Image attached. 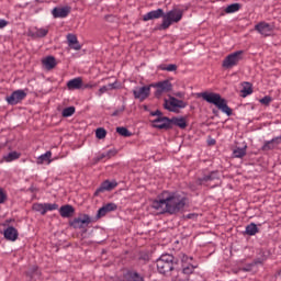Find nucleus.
<instances>
[{
    "label": "nucleus",
    "mask_w": 281,
    "mask_h": 281,
    "mask_svg": "<svg viewBox=\"0 0 281 281\" xmlns=\"http://www.w3.org/2000/svg\"><path fill=\"white\" fill-rule=\"evenodd\" d=\"M218 179V171H211L198 179V186H207L210 182Z\"/></svg>",
    "instance_id": "obj_16"
},
{
    "label": "nucleus",
    "mask_w": 281,
    "mask_h": 281,
    "mask_svg": "<svg viewBox=\"0 0 281 281\" xmlns=\"http://www.w3.org/2000/svg\"><path fill=\"white\" fill-rule=\"evenodd\" d=\"M184 97H186V93H183V92L176 93V98H184Z\"/></svg>",
    "instance_id": "obj_50"
},
{
    "label": "nucleus",
    "mask_w": 281,
    "mask_h": 281,
    "mask_svg": "<svg viewBox=\"0 0 281 281\" xmlns=\"http://www.w3.org/2000/svg\"><path fill=\"white\" fill-rule=\"evenodd\" d=\"M76 113V108L75 106H68L63 110L61 115L63 117H71Z\"/></svg>",
    "instance_id": "obj_37"
},
{
    "label": "nucleus",
    "mask_w": 281,
    "mask_h": 281,
    "mask_svg": "<svg viewBox=\"0 0 281 281\" xmlns=\"http://www.w3.org/2000/svg\"><path fill=\"white\" fill-rule=\"evenodd\" d=\"M164 106L167 111L175 113L177 112V109H186V106H188V103H186V101L183 100L170 97L169 100H165Z\"/></svg>",
    "instance_id": "obj_7"
},
{
    "label": "nucleus",
    "mask_w": 281,
    "mask_h": 281,
    "mask_svg": "<svg viewBox=\"0 0 281 281\" xmlns=\"http://www.w3.org/2000/svg\"><path fill=\"white\" fill-rule=\"evenodd\" d=\"M153 207L159 214H178L186 207V198L179 193L164 191L158 196V200L153 202Z\"/></svg>",
    "instance_id": "obj_1"
},
{
    "label": "nucleus",
    "mask_w": 281,
    "mask_h": 281,
    "mask_svg": "<svg viewBox=\"0 0 281 281\" xmlns=\"http://www.w3.org/2000/svg\"><path fill=\"white\" fill-rule=\"evenodd\" d=\"M215 142L213 140V142H211V144H214Z\"/></svg>",
    "instance_id": "obj_53"
},
{
    "label": "nucleus",
    "mask_w": 281,
    "mask_h": 281,
    "mask_svg": "<svg viewBox=\"0 0 281 281\" xmlns=\"http://www.w3.org/2000/svg\"><path fill=\"white\" fill-rule=\"evenodd\" d=\"M198 98H202L209 104H214L222 113L226 115H232V108L227 105V100H225L221 94L215 92H200Z\"/></svg>",
    "instance_id": "obj_2"
},
{
    "label": "nucleus",
    "mask_w": 281,
    "mask_h": 281,
    "mask_svg": "<svg viewBox=\"0 0 281 281\" xmlns=\"http://www.w3.org/2000/svg\"><path fill=\"white\" fill-rule=\"evenodd\" d=\"M115 210H117V204L113 202L108 203L98 210L97 218H102V216H106L109 212H115Z\"/></svg>",
    "instance_id": "obj_17"
},
{
    "label": "nucleus",
    "mask_w": 281,
    "mask_h": 281,
    "mask_svg": "<svg viewBox=\"0 0 281 281\" xmlns=\"http://www.w3.org/2000/svg\"><path fill=\"white\" fill-rule=\"evenodd\" d=\"M67 88L70 91L82 89V78L81 77H77V78H74V79L69 80L67 82Z\"/></svg>",
    "instance_id": "obj_23"
},
{
    "label": "nucleus",
    "mask_w": 281,
    "mask_h": 281,
    "mask_svg": "<svg viewBox=\"0 0 281 281\" xmlns=\"http://www.w3.org/2000/svg\"><path fill=\"white\" fill-rule=\"evenodd\" d=\"M164 19V9H157L149 11L145 15H143V21H153L155 19Z\"/></svg>",
    "instance_id": "obj_21"
},
{
    "label": "nucleus",
    "mask_w": 281,
    "mask_h": 281,
    "mask_svg": "<svg viewBox=\"0 0 281 281\" xmlns=\"http://www.w3.org/2000/svg\"><path fill=\"white\" fill-rule=\"evenodd\" d=\"M113 115H117V112H114Z\"/></svg>",
    "instance_id": "obj_52"
},
{
    "label": "nucleus",
    "mask_w": 281,
    "mask_h": 281,
    "mask_svg": "<svg viewBox=\"0 0 281 281\" xmlns=\"http://www.w3.org/2000/svg\"><path fill=\"white\" fill-rule=\"evenodd\" d=\"M215 142L213 140V142H211V144H214Z\"/></svg>",
    "instance_id": "obj_54"
},
{
    "label": "nucleus",
    "mask_w": 281,
    "mask_h": 281,
    "mask_svg": "<svg viewBox=\"0 0 281 281\" xmlns=\"http://www.w3.org/2000/svg\"><path fill=\"white\" fill-rule=\"evenodd\" d=\"M7 26H8V21L0 19V30H3V27H7Z\"/></svg>",
    "instance_id": "obj_47"
},
{
    "label": "nucleus",
    "mask_w": 281,
    "mask_h": 281,
    "mask_svg": "<svg viewBox=\"0 0 281 281\" xmlns=\"http://www.w3.org/2000/svg\"><path fill=\"white\" fill-rule=\"evenodd\" d=\"M273 99H271L270 95H266L262 99L259 100L260 104H263L265 106H269L271 104Z\"/></svg>",
    "instance_id": "obj_41"
},
{
    "label": "nucleus",
    "mask_w": 281,
    "mask_h": 281,
    "mask_svg": "<svg viewBox=\"0 0 281 281\" xmlns=\"http://www.w3.org/2000/svg\"><path fill=\"white\" fill-rule=\"evenodd\" d=\"M47 34H49V30L48 29H37L33 33V36H35V38H45V36H47Z\"/></svg>",
    "instance_id": "obj_34"
},
{
    "label": "nucleus",
    "mask_w": 281,
    "mask_h": 281,
    "mask_svg": "<svg viewBox=\"0 0 281 281\" xmlns=\"http://www.w3.org/2000/svg\"><path fill=\"white\" fill-rule=\"evenodd\" d=\"M244 50H236L229 55H227L222 61V67L224 69H233V67L238 66L240 60H243Z\"/></svg>",
    "instance_id": "obj_5"
},
{
    "label": "nucleus",
    "mask_w": 281,
    "mask_h": 281,
    "mask_svg": "<svg viewBox=\"0 0 281 281\" xmlns=\"http://www.w3.org/2000/svg\"><path fill=\"white\" fill-rule=\"evenodd\" d=\"M176 265L177 262H175V256L170 254H164L156 260L157 271L162 276L170 273V271H175V269L179 270Z\"/></svg>",
    "instance_id": "obj_3"
},
{
    "label": "nucleus",
    "mask_w": 281,
    "mask_h": 281,
    "mask_svg": "<svg viewBox=\"0 0 281 281\" xmlns=\"http://www.w3.org/2000/svg\"><path fill=\"white\" fill-rule=\"evenodd\" d=\"M42 64L44 65L45 69H54V67H56V58L54 56H47L42 60Z\"/></svg>",
    "instance_id": "obj_26"
},
{
    "label": "nucleus",
    "mask_w": 281,
    "mask_h": 281,
    "mask_svg": "<svg viewBox=\"0 0 281 281\" xmlns=\"http://www.w3.org/2000/svg\"><path fill=\"white\" fill-rule=\"evenodd\" d=\"M71 13V7L54 8L52 14L54 19H66Z\"/></svg>",
    "instance_id": "obj_15"
},
{
    "label": "nucleus",
    "mask_w": 281,
    "mask_h": 281,
    "mask_svg": "<svg viewBox=\"0 0 281 281\" xmlns=\"http://www.w3.org/2000/svg\"><path fill=\"white\" fill-rule=\"evenodd\" d=\"M91 223V216L88 214H83L80 217H76L70 222V226L74 229H85V227H89Z\"/></svg>",
    "instance_id": "obj_10"
},
{
    "label": "nucleus",
    "mask_w": 281,
    "mask_h": 281,
    "mask_svg": "<svg viewBox=\"0 0 281 281\" xmlns=\"http://www.w3.org/2000/svg\"><path fill=\"white\" fill-rule=\"evenodd\" d=\"M67 42L70 49H75V52H80L82 49V45L78 42V37L71 33L67 35Z\"/></svg>",
    "instance_id": "obj_19"
},
{
    "label": "nucleus",
    "mask_w": 281,
    "mask_h": 281,
    "mask_svg": "<svg viewBox=\"0 0 281 281\" xmlns=\"http://www.w3.org/2000/svg\"><path fill=\"white\" fill-rule=\"evenodd\" d=\"M127 276H130L132 281H144V277L139 276L137 272H128Z\"/></svg>",
    "instance_id": "obj_40"
},
{
    "label": "nucleus",
    "mask_w": 281,
    "mask_h": 281,
    "mask_svg": "<svg viewBox=\"0 0 281 281\" xmlns=\"http://www.w3.org/2000/svg\"><path fill=\"white\" fill-rule=\"evenodd\" d=\"M240 10V3H233L226 7L225 12L226 14H234V12H238Z\"/></svg>",
    "instance_id": "obj_35"
},
{
    "label": "nucleus",
    "mask_w": 281,
    "mask_h": 281,
    "mask_svg": "<svg viewBox=\"0 0 281 281\" xmlns=\"http://www.w3.org/2000/svg\"><path fill=\"white\" fill-rule=\"evenodd\" d=\"M106 91H109V87L102 86V87L99 89V91H98L99 98H100L103 93H106Z\"/></svg>",
    "instance_id": "obj_45"
},
{
    "label": "nucleus",
    "mask_w": 281,
    "mask_h": 281,
    "mask_svg": "<svg viewBox=\"0 0 281 281\" xmlns=\"http://www.w3.org/2000/svg\"><path fill=\"white\" fill-rule=\"evenodd\" d=\"M76 212V209H74L71 205L66 204L60 206L59 214L63 218H71Z\"/></svg>",
    "instance_id": "obj_22"
},
{
    "label": "nucleus",
    "mask_w": 281,
    "mask_h": 281,
    "mask_svg": "<svg viewBox=\"0 0 281 281\" xmlns=\"http://www.w3.org/2000/svg\"><path fill=\"white\" fill-rule=\"evenodd\" d=\"M24 98H27L25 90H15L10 95L5 97V102L10 104V106H15V104H21Z\"/></svg>",
    "instance_id": "obj_8"
},
{
    "label": "nucleus",
    "mask_w": 281,
    "mask_h": 281,
    "mask_svg": "<svg viewBox=\"0 0 281 281\" xmlns=\"http://www.w3.org/2000/svg\"><path fill=\"white\" fill-rule=\"evenodd\" d=\"M20 158H21V153L19 151H11L3 156V160L7 161V164L16 161V159H20Z\"/></svg>",
    "instance_id": "obj_30"
},
{
    "label": "nucleus",
    "mask_w": 281,
    "mask_h": 281,
    "mask_svg": "<svg viewBox=\"0 0 281 281\" xmlns=\"http://www.w3.org/2000/svg\"><path fill=\"white\" fill-rule=\"evenodd\" d=\"M183 19V11L181 9H172L162 15V23L159 30H168L172 23H179Z\"/></svg>",
    "instance_id": "obj_4"
},
{
    "label": "nucleus",
    "mask_w": 281,
    "mask_h": 281,
    "mask_svg": "<svg viewBox=\"0 0 281 281\" xmlns=\"http://www.w3.org/2000/svg\"><path fill=\"white\" fill-rule=\"evenodd\" d=\"M241 95L243 98H247V95H251L254 93V86L249 82H244L243 83V89H241Z\"/></svg>",
    "instance_id": "obj_32"
},
{
    "label": "nucleus",
    "mask_w": 281,
    "mask_h": 281,
    "mask_svg": "<svg viewBox=\"0 0 281 281\" xmlns=\"http://www.w3.org/2000/svg\"><path fill=\"white\" fill-rule=\"evenodd\" d=\"M251 269H254V263H249L248 266L241 268V271H251Z\"/></svg>",
    "instance_id": "obj_48"
},
{
    "label": "nucleus",
    "mask_w": 281,
    "mask_h": 281,
    "mask_svg": "<svg viewBox=\"0 0 281 281\" xmlns=\"http://www.w3.org/2000/svg\"><path fill=\"white\" fill-rule=\"evenodd\" d=\"M150 89H153L151 83L143 87H135L132 91L135 100H139V102H144L147 98L150 97Z\"/></svg>",
    "instance_id": "obj_9"
},
{
    "label": "nucleus",
    "mask_w": 281,
    "mask_h": 281,
    "mask_svg": "<svg viewBox=\"0 0 281 281\" xmlns=\"http://www.w3.org/2000/svg\"><path fill=\"white\" fill-rule=\"evenodd\" d=\"M193 260L192 257H188V255H182L181 256V262H182V271L183 276H190L194 273V269L196 266H193L191 261Z\"/></svg>",
    "instance_id": "obj_11"
},
{
    "label": "nucleus",
    "mask_w": 281,
    "mask_h": 281,
    "mask_svg": "<svg viewBox=\"0 0 281 281\" xmlns=\"http://www.w3.org/2000/svg\"><path fill=\"white\" fill-rule=\"evenodd\" d=\"M213 113H214V115H216V113H218V111L217 110H213Z\"/></svg>",
    "instance_id": "obj_51"
},
{
    "label": "nucleus",
    "mask_w": 281,
    "mask_h": 281,
    "mask_svg": "<svg viewBox=\"0 0 281 281\" xmlns=\"http://www.w3.org/2000/svg\"><path fill=\"white\" fill-rule=\"evenodd\" d=\"M115 85H117V82H113V83H109L106 87H108V91H110V90H113V89H116V86Z\"/></svg>",
    "instance_id": "obj_49"
},
{
    "label": "nucleus",
    "mask_w": 281,
    "mask_h": 281,
    "mask_svg": "<svg viewBox=\"0 0 281 281\" xmlns=\"http://www.w3.org/2000/svg\"><path fill=\"white\" fill-rule=\"evenodd\" d=\"M171 122V128L173 126H178V128H187L188 127V122L186 121V117H172L170 119Z\"/></svg>",
    "instance_id": "obj_25"
},
{
    "label": "nucleus",
    "mask_w": 281,
    "mask_h": 281,
    "mask_svg": "<svg viewBox=\"0 0 281 281\" xmlns=\"http://www.w3.org/2000/svg\"><path fill=\"white\" fill-rule=\"evenodd\" d=\"M116 133H119V135H122V137H131V131H128V128L126 127H116Z\"/></svg>",
    "instance_id": "obj_38"
},
{
    "label": "nucleus",
    "mask_w": 281,
    "mask_h": 281,
    "mask_svg": "<svg viewBox=\"0 0 281 281\" xmlns=\"http://www.w3.org/2000/svg\"><path fill=\"white\" fill-rule=\"evenodd\" d=\"M255 30L261 34V36H271L273 33V26L267 22H260L255 26Z\"/></svg>",
    "instance_id": "obj_13"
},
{
    "label": "nucleus",
    "mask_w": 281,
    "mask_h": 281,
    "mask_svg": "<svg viewBox=\"0 0 281 281\" xmlns=\"http://www.w3.org/2000/svg\"><path fill=\"white\" fill-rule=\"evenodd\" d=\"M259 232L260 229H258L256 223H250L246 226L245 234H247V236H256Z\"/></svg>",
    "instance_id": "obj_31"
},
{
    "label": "nucleus",
    "mask_w": 281,
    "mask_h": 281,
    "mask_svg": "<svg viewBox=\"0 0 281 281\" xmlns=\"http://www.w3.org/2000/svg\"><path fill=\"white\" fill-rule=\"evenodd\" d=\"M37 164L40 166L43 164H47V166H49V164H52V151H46L45 154L41 155L37 158Z\"/></svg>",
    "instance_id": "obj_28"
},
{
    "label": "nucleus",
    "mask_w": 281,
    "mask_h": 281,
    "mask_svg": "<svg viewBox=\"0 0 281 281\" xmlns=\"http://www.w3.org/2000/svg\"><path fill=\"white\" fill-rule=\"evenodd\" d=\"M150 85L153 89H156L154 93L155 98H161L164 93H170V91H172V82L168 79Z\"/></svg>",
    "instance_id": "obj_6"
},
{
    "label": "nucleus",
    "mask_w": 281,
    "mask_h": 281,
    "mask_svg": "<svg viewBox=\"0 0 281 281\" xmlns=\"http://www.w3.org/2000/svg\"><path fill=\"white\" fill-rule=\"evenodd\" d=\"M26 276L30 280H36L37 278H41V270L38 267L34 266L26 271Z\"/></svg>",
    "instance_id": "obj_27"
},
{
    "label": "nucleus",
    "mask_w": 281,
    "mask_h": 281,
    "mask_svg": "<svg viewBox=\"0 0 281 281\" xmlns=\"http://www.w3.org/2000/svg\"><path fill=\"white\" fill-rule=\"evenodd\" d=\"M46 212H53V210H58V204L56 203H45Z\"/></svg>",
    "instance_id": "obj_42"
},
{
    "label": "nucleus",
    "mask_w": 281,
    "mask_h": 281,
    "mask_svg": "<svg viewBox=\"0 0 281 281\" xmlns=\"http://www.w3.org/2000/svg\"><path fill=\"white\" fill-rule=\"evenodd\" d=\"M154 128H159L160 131H170L171 121L168 116H160L151 121Z\"/></svg>",
    "instance_id": "obj_12"
},
{
    "label": "nucleus",
    "mask_w": 281,
    "mask_h": 281,
    "mask_svg": "<svg viewBox=\"0 0 281 281\" xmlns=\"http://www.w3.org/2000/svg\"><path fill=\"white\" fill-rule=\"evenodd\" d=\"M7 200H8V194H5V191H3L2 188H0V204L5 203Z\"/></svg>",
    "instance_id": "obj_43"
},
{
    "label": "nucleus",
    "mask_w": 281,
    "mask_h": 281,
    "mask_svg": "<svg viewBox=\"0 0 281 281\" xmlns=\"http://www.w3.org/2000/svg\"><path fill=\"white\" fill-rule=\"evenodd\" d=\"M158 69H160V71H177L178 67H177V64H169V65L160 64L158 66Z\"/></svg>",
    "instance_id": "obj_33"
},
{
    "label": "nucleus",
    "mask_w": 281,
    "mask_h": 281,
    "mask_svg": "<svg viewBox=\"0 0 281 281\" xmlns=\"http://www.w3.org/2000/svg\"><path fill=\"white\" fill-rule=\"evenodd\" d=\"M150 115H153L154 117H155V116L164 117V114H162L161 111H159V110H156L155 112H151Z\"/></svg>",
    "instance_id": "obj_46"
},
{
    "label": "nucleus",
    "mask_w": 281,
    "mask_h": 281,
    "mask_svg": "<svg viewBox=\"0 0 281 281\" xmlns=\"http://www.w3.org/2000/svg\"><path fill=\"white\" fill-rule=\"evenodd\" d=\"M33 210L35 212H40V214H42V216H45V214H47L45 203L44 204H41V203L34 204Z\"/></svg>",
    "instance_id": "obj_36"
},
{
    "label": "nucleus",
    "mask_w": 281,
    "mask_h": 281,
    "mask_svg": "<svg viewBox=\"0 0 281 281\" xmlns=\"http://www.w3.org/2000/svg\"><path fill=\"white\" fill-rule=\"evenodd\" d=\"M95 87H98V83L95 82H89L83 85V89H95Z\"/></svg>",
    "instance_id": "obj_44"
},
{
    "label": "nucleus",
    "mask_w": 281,
    "mask_h": 281,
    "mask_svg": "<svg viewBox=\"0 0 281 281\" xmlns=\"http://www.w3.org/2000/svg\"><path fill=\"white\" fill-rule=\"evenodd\" d=\"M245 155H247V145H245L244 147H236L233 150V156L236 159H243V157H245Z\"/></svg>",
    "instance_id": "obj_29"
},
{
    "label": "nucleus",
    "mask_w": 281,
    "mask_h": 281,
    "mask_svg": "<svg viewBox=\"0 0 281 281\" xmlns=\"http://www.w3.org/2000/svg\"><path fill=\"white\" fill-rule=\"evenodd\" d=\"M0 150H1V145H0Z\"/></svg>",
    "instance_id": "obj_55"
},
{
    "label": "nucleus",
    "mask_w": 281,
    "mask_h": 281,
    "mask_svg": "<svg viewBox=\"0 0 281 281\" xmlns=\"http://www.w3.org/2000/svg\"><path fill=\"white\" fill-rule=\"evenodd\" d=\"M114 188H117V183L115 181H109L105 180L101 183V186L95 190L94 196H98L102 192H111V190H114Z\"/></svg>",
    "instance_id": "obj_14"
},
{
    "label": "nucleus",
    "mask_w": 281,
    "mask_h": 281,
    "mask_svg": "<svg viewBox=\"0 0 281 281\" xmlns=\"http://www.w3.org/2000/svg\"><path fill=\"white\" fill-rule=\"evenodd\" d=\"M280 144H281V137L277 136L271 140H266L263 143V146L261 147V150H274V148H278Z\"/></svg>",
    "instance_id": "obj_20"
},
{
    "label": "nucleus",
    "mask_w": 281,
    "mask_h": 281,
    "mask_svg": "<svg viewBox=\"0 0 281 281\" xmlns=\"http://www.w3.org/2000/svg\"><path fill=\"white\" fill-rule=\"evenodd\" d=\"M117 155V150L110 149L108 151H103L101 154H98V156L94 158L95 161H102V159H111V157H115Z\"/></svg>",
    "instance_id": "obj_24"
},
{
    "label": "nucleus",
    "mask_w": 281,
    "mask_h": 281,
    "mask_svg": "<svg viewBox=\"0 0 281 281\" xmlns=\"http://www.w3.org/2000/svg\"><path fill=\"white\" fill-rule=\"evenodd\" d=\"M3 236L5 240H10L11 243H14L19 238V231H16L14 226H9L4 229Z\"/></svg>",
    "instance_id": "obj_18"
},
{
    "label": "nucleus",
    "mask_w": 281,
    "mask_h": 281,
    "mask_svg": "<svg viewBox=\"0 0 281 281\" xmlns=\"http://www.w3.org/2000/svg\"><path fill=\"white\" fill-rule=\"evenodd\" d=\"M95 137L97 139H104V137H106V130H104V127L97 128Z\"/></svg>",
    "instance_id": "obj_39"
}]
</instances>
